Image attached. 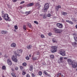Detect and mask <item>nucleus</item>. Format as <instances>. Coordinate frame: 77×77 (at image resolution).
I'll return each mask as SVG.
<instances>
[{"mask_svg":"<svg viewBox=\"0 0 77 77\" xmlns=\"http://www.w3.org/2000/svg\"><path fill=\"white\" fill-rule=\"evenodd\" d=\"M4 11H2V17L6 21H11L10 18L8 17L9 16L8 14H4Z\"/></svg>","mask_w":77,"mask_h":77,"instance_id":"obj_1","label":"nucleus"},{"mask_svg":"<svg viewBox=\"0 0 77 77\" xmlns=\"http://www.w3.org/2000/svg\"><path fill=\"white\" fill-rule=\"evenodd\" d=\"M48 8H49V4L48 3H46L44 6V11L45 12H46L47 11V10Z\"/></svg>","mask_w":77,"mask_h":77,"instance_id":"obj_2","label":"nucleus"},{"mask_svg":"<svg viewBox=\"0 0 77 77\" xmlns=\"http://www.w3.org/2000/svg\"><path fill=\"white\" fill-rule=\"evenodd\" d=\"M54 31L55 32V33H60L62 32L63 31L62 29H57L56 28H54Z\"/></svg>","mask_w":77,"mask_h":77,"instance_id":"obj_3","label":"nucleus"},{"mask_svg":"<svg viewBox=\"0 0 77 77\" xmlns=\"http://www.w3.org/2000/svg\"><path fill=\"white\" fill-rule=\"evenodd\" d=\"M71 65H72V68H77V61H73V62H72V63Z\"/></svg>","mask_w":77,"mask_h":77,"instance_id":"obj_4","label":"nucleus"},{"mask_svg":"<svg viewBox=\"0 0 77 77\" xmlns=\"http://www.w3.org/2000/svg\"><path fill=\"white\" fill-rule=\"evenodd\" d=\"M51 51L52 53H54V52L57 51V46H52V49Z\"/></svg>","mask_w":77,"mask_h":77,"instance_id":"obj_5","label":"nucleus"},{"mask_svg":"<svg viewBox=\"0 0 77 77\" xmlns=\"http://www.w3.org/2000/svg\"><path fill=\"white\" fill-rule=\"evenodd\" d=\"M17 57L16 56H14V55L12 57V59L16 63L18 62V60H17Z\"/></svg>","mask_w":77,"mask_h":77,"instance_id":"obj_6","label":"nucleus"},{"mask_svg":"<svg viewBox=\"0 0 77 77\" xmlns=\"http://www.w3.org/2000/svg\"><path fill=\"white\" fill-rule=\"evenodd\" d=\"M60 54L62 56H65V51H63V50H61L60 51Z\"/></svg>","mask_w":77,"mask_h":77,"instance_id":"obj_7","label":"nucleus"},{"mask_svg":"<svg viewBox=\"0 0 77 77\" xmlns=\"http://www.w3.org/2000/svg\"><path fill=\"white\" fill-rule=\"evenodd\" d=\"M57 26L60 29H62L63 28V25L62 24L60 23H57Z\"/></svg>","mask_w":77,"mask_h":77,"instance_id":"obj_8","label":"nucleus"},{"mask_svg":"<svg viewBox=\"0 0 77 77\" xmlns=\"http://www.w3.org/2000/svg\"><path fill=\"white\" fill-rule=\"evenodd\" d=\"M63 57H60L59 59V60L58 61V63H63Z\"/></svg>","mask_w":77,"mask_h":77,"instance_id":"obj_9","label":"nucleus"},{"mask_svg":"<svg viewBox=\"0 0 77 77\" xmlns=\"http://www.w3.org/2000/svg\"><path fill=\"white\" fill-rule=\"evenodd\" d=\"M67 61L68 62L69 65H71L73 62V61H72L70 59H68L67 60Z\"/></svg>","mask_w":77,"mask_h":77,"instance_id":"obj_10","label":"nucleus"},{"mask_svg":"<svg viewBox=\"0 0 77 77\" xmlns=\"http://www.w3.org/2000/svg\"><path fill=\"white\" fill-rule=\"evenodd\" d=\"M59 8H61V6L60 5H59L58 6H56L55 8L56 11H58Z\"/></svg>","mask_w":77,"mask_h":77,"instance_id":"obj_11","label":"nucleus"},{"mask_svg":"<svg viewBox=\"0 0 77 77\" xmlns=\"http://www.w3.org/2000/svg\"><path fill=\"white\" fill-rule=\"evenodd\" d=\"M7 62L9 65H10V66L12 65V62H11V60L8 59L7 60Z\"/></svg>","mask_w":77,"mask_h":77,"instance_id":"obj_12","label":"nucleus"},{"mask_svg":"<svg viewBox=\"0 0 77 77\" xmlns=\"http://www.w3.org/2000/svg\"><path fill=\"white\" fill-rule=\"evenodd\" d=\"M33 5H34V3H30L29 4H27V7H30V6H33Z\"/></svg>","mask_w":77,"mask_h":77,"instance_id":"obj_13","label":"nucleus"},{"mask_svg":"<svg viewBox=\"0 0 77 77\" xmlns=\"http://www.w3.org/2000/svg\"><path fill=\"white\" fill-rule=\"evenodd\" d=\"M17 53L19 54H21L23 52V50L21 49H18L17 51Z\"/></svg>","mask_w":77,"mask_h":77,"instance_id":"obj_14","label":"nucleus"},{"mask_svg":"<svg viewBox=\"0 0 77 77\" xmlns=\"http://www.w3.org/2000/svg\"><path fill=\"white\" fill-rule=\"evenodd\" d=\"M11 47L15 48V47H16V44L14 43H13L11 45Z\"/></svg>","mask_w":77,"mask_h":77,"instance_id":"obj_15","label":"nucleus"},{"mask_svg":"<svg viewBox=\"0 0 77 77\" xmlns=\"http://www.w3.org/2000/svg\"><path fill=\"white\" fill-rule=\"evenodd\" d=\"M72 45L73 46V47H76V45H77V42H72Z\"/></svg>","mask_w":77,"mask_h":77,"instance_id":"obj_16","label":"nucleus"},{"mask_svg":"<svg viewBox=\"0 0 77 77\" xmlns=\"http://www.w3.org/2000/svg\"><path fill=\"white\" fill-rule=\"evenodd\" d=\"M1 33L2 34H3V35H5V34H6V33H7V31H2Z\"/></svg>","mask_w":77,"mask_h":77,"instance_id":"obj_17","label":"nucleus"},{"mask_svg":"<svg viewBox=\"0 0 77 77\" xmlns=\"http://www.w3.org/2000/svg\"><path fill=\"white\" fill-rule=\"evenodd\" d=\"M31 13V11H30L28 12H25V14L26 15H28L29 14H30Z\"/></svg>","mask_w":77,"mask_h":77,"instance_id":"obj_18","label":"nucleus"},{"mask_svg":"<svg viewBox=\"0 0 77 77\" xmlns=\"http://www.w3.org/2000/svg\"><path fill=\"white\" fill-rule=\"evenodd\" d=\"M33 66H30V70L31 71H32L33 70Z\"/></svg>","mask_w":77,"mask_h":77,"instance_id":"obj_19","label":"nucleus"},{"mask_svg":"<svg viewBox=\"0 0 77 77\" xmlns=\"http://www.w3.org/2000/svg\"><path fill=\"white\" fill-rule=\"evenodd\" d=\"M43 18L44 19H46V18H47V14H43Z\"/></svg>","mask_w":77,"mask_h":77,"instance_id":"obj_20","label":"nucleus"},{"mask_svg":"<svg viewBox=\"0 0 77 77\" xmlns=\"http://www.w3.org/2000/svg\"><path fill=\"white\" fill-rule=\"evenodd\" d=\"M63 15H67V13H65L64 12H63L61 13Z\"/></svg>","mask_w":77,"mask_h":77,"instance_id":"obj_21","label":"nucleus"},{"mask_svg":"<svg viewBox=\"0 0 77 77\" xmlns=\"http://www.w3.org/2000/svg\"><path fill=\"white\" fill-rule=\"evenodd\" d=\"M50 57L51 59H53L54 58V55H50Z\"/></svg>","mask_w":77,"mask_h":77,"instance_id":"obj_22","label":"nucleus"},{"mask_svg":"<svg viewBox=\"0 0 77 77\" xmlns=\"http://www.w3.org/2000/svg\"><path fill=\"white\" fill-rule=\"evenodd\" d=\"M18 67L17 66H16L15 67L14 69L16 70V71H18Z\"/></svg>","mask_w":77,"mask_h":77,"instance_id":"obj_23","label":"nucleus"},{"mask_svg":"<svg viewBox=\"0 0 77 77\" xmlns=\"http://www.w3.org/2000/svg\"><path fill=\"white\" fill-rule=\"evenodd\" d=\"M72 35H73V36H74V37H77V34L76 33H73L72 34Z\"/></svg>","mask_w":77,"mask_h":77,"instance_id":"obj_24","label":"nucleus"},{"mask_svg":"<svg viewBox=\"0 0 77 77\" xmlns=\"http://www.w3.org/2000/svg\"><path fill=\"white\" fill-rule=\"evenodd\" d=\"M15 54L17 56H21V54H17V53H15Z\"/></svg>","mask_w":77,"mask_h":77,"instance_id":"obj_25","label":"nucleus"},{"mask_svg":"<svg viewBox=\"0 0 77 77\" xmlns=\"http://www.w3.org/2000/svg\"><path fill=\"white\" fill-rule=\"evenodd\" d=\"M27 48H29V49L31 48H32V45H29V46H28L27 47Z\"/></svg>","mask_w":77,"mask_h":77,"instance_id":"obj_26","label":"nucleus"},{"mask_svg":"<svg viewBox=\"0 0 77 77\" xmlns=\"http://www.w3.org/2000/svg\"><path fill=\"white\" fill-rule=\"evenodd\" d=\"M28 26L30 28L31 27H32V25H31V24L29 23H27Z\"/></svg>","mask_w":77,"mask_h":77,"instance_id":"obj_27","label":"nucleus"},{"mask_svg":"<svg viewBox=\"0 0 77 77\" xmlns=\"http://www.w3.org/2000/svg\"><path fill=\"white\" fill-rule=\"evenodd\" d=\"M74 39H75V41H76V42H77V37L74 36Z\"/></svg>","mask_w":77,"mask_h":77,"instance_id":"obj_28","label":"nucleus"},{"mask_svg":"<svg viewBox=\"0 0 77 77\" xmlns=\"http://www.w3.org/2000/svg\"><path fill=\"white\" fill-rule=\"evenodd\" d=\"M22 75H24L25 74H26V72H24V71H22Z\"/></svg>","mask_w":77,"mask_h":77,"instance_id":"obj_29","label":"nucleus"},{"mask_svg":"<svg viewBox=\"0 0 77 77\" xmlns=\"http://www.w3.org/2000/svg\"><path fill=\"white\" fill-rule=\"evenodd\" d=\"M61 73H59L57 74V77H59L60 76V75H61Z\"/></svg>","mask_w":77,"mask_h":77,"instance_id":"obj_30","label":"nucleus"},{"mask_svg":"<svg viewBox=\"0 0 77 77\" xmlns=\"http://www.w3.org/2000/svg\"><path fill=\"white\" fill-rule=\"evenodd\" d=\"M23 66H27V63H23Z\"/></svg>","mask_w":77,"mask_h":77,"instance_id":"obj_31","label":"nucleus"},{"mask_svg":"<svg viewBox=\"0 0 77 77\" xmlns=\"http://www.w3.org/2000/svg\"><path fill=\"white\" fill-rule=\"evenodd\" d=\"M38 74L39 75H41L42 74V72L41 71H40L39 72Z\"/></svg>","mask_w":77,"mask_h":77,"instance_id":"obj_32","label":"nucleus"},{"mask_svg":"<svg viewBox=\"0 0 77 77\" xmlns=\"http://www.w3.org/2000/svg\"><path fill=\"white\" fill-rule=\"evenodd\" d=\"M26 60H29L30 59V58L29 56H27L26 57Z\"/></svg>","mask_w":77,"mask_h":77,"instance_id":"obj_33","label":"nucleus"},{"mask_svg":"<svg viewBox=\"0 0 77 77\" xmlns=\"http://www.w3.org/2000/svg\"><path fill=\"white\" fill-rule=\"evenodd\" d=\"M41 5H38V8H37V9H41Z\"/></svg>","mask_w":77,"mask_h":77,"instance_id":"obj_34","label":"nucleus"},{"mask_svg":"<svg viewBox=\"0 0 77 77\" xmlns=\"http://www.w3.org/2000/svg\"><path fill=\"white\" fill-rule=\"evenodd\" d=\"M44 73L45 74V75H48V73H47V72H46V71H44Z\"/></svg>","mask_w":77,"mask_h":77,"instance_id":"obj_35","label":"nucleus"},{"mask_svg":"<svg viewBox=\"0 0 77 77\" xmlns=\"http://www.w3.org/2000/svg\"><path fill=\"white\" fill-rule=\"evenodd\" d=\"M23 29H24L25 30H26V26H24L23 27Z\"/></svg>","mask_w":77,"mask_h":77,"instance_id":"obj_36","label":"nucleus"},{"mask_svg":"<svg viewBox=\"0 0 77 77\" xmlns=\"http://www.w3.org/2000/svg\"><path fill=\"white\" fill-rule=\"evenodd\" d=\"M2 68L3 69H6V66H2Z\"/></svg>","mask_w":77,"mask_h":77,"instance_id":"obj_37","label":"nucleus"},{"mask_svg":"<svg viewBox=\"0 0 77 77\" xmlns=\"http://www.w3.org/2000/svg\"><path fill=\"white\" fill-rule=\"evenodd\" d=\"M32 59H33V60H36V59H37V57H34Z\"/></svg>","mask_w":77,"mask_h":77,"instance_id":"obj_38","label":"nucleus"},{"mask_svg":"<svg viewBox=\"0 0 77 77\" xmlns=\"http://www.w3.org/2000/svg\"><path fill=\"white\" fill-rule=\"evenodd\" d=\"M14 28L16 30L18 29V26L17 25L15 26H14Z\"/></svg>","mask_w":77,"mask_h":77,"instance_id":"obj_39","label":"nucleus"},{"mask_svg":"<svg viewBox=\"0 0 77 77\" xmlns=\"http://www.w3.org/2000/svg\"><path fill=\"white\" fill-rule=\"evenodd\" d=\"M34 23H35L36 24H38V22L37 21H34Z\"/></svg>","mask_w":77,"mask_h":77,"instance_id":"obj_40","label":"nucleus"},{"mask_svg":"<svg viewBox=\"0 0 77 77\" xmlns=\"http://www.w3.org/2000/svg\"><path fill=\"white\" fill-rule=\"evenodd\" d=\"M52 41L53 42H56V40L54 38V39H52Z\"/></svg>","mask_w":77,"mask_h":77,"instance_id":"obj_41","label":"nucleus"},{"mask_svg":"<svg viewBox=\"0 0 77 77\" xmlns=\"http://www.w3.org/2000/svg\"><path fill=\"white\" fill-rule=\"evenodd\" d=\"M20 69H21V70H22L23 69V67L21 66H20Z\"/></svg>","mask_w":77,"mask_h":77,"instance_id":"obj_42","label":"nucleus"},{"mask_svg":"<svg viewBox=\"0 0 77 77\" xmlns=\"http://www.w3.org/2000/svg\"><path fill=\"white\" fill-rule=\"evenodd\" d=\"M69 23H70V24H73V22H71V21H70L69 22Z\"/></svg>","mask_w":77,"mask_h":77,"instance_id":"obj_43","label":"nucleus"},{"mask_svg":"<svg viewBox=\"0 0 77 77\" xmlns=\"http://www.w3.org/2000/svg\"><path fill=\"white\" fill-rule=\"evenodd\" d=\"M41 37L42 38H44V35H41Z\"/></svg>","mask_w":77,"mask_h":77,"instance_id":"obj_44","label":"nucleus"},{"mask_svg":"<svg viewBox=\"0 0 77 77\" xmlns=\"http://www.w3.org/2000/svg\"><path fill=\"white\" fill-rule=\"evenodd\" d=\"M17 0H13L12 1L14 2V3H15L16 2H17Z\"/></svg>","mask_w":77,"mask_h":77,"instance_id":"obj_45","label":"nucleus"},{"mask_svg":"<svg viewBox=\"0 0 77 77\" xmlns=\"http://www.w3.org/2000/svg\"><path fill=\"white\" fill-rule=\"evenodd\" d=\"M48 17H50L51 16V14H48L47 15Z\"/></svg>","mask_w":77,"mask_h":77,"instance_id":"obj_46","label":"nucleus"},{"mask_svg":"<svg viewBox=\"0 0 77 77\" xmlns=\"http://www.w3.org/2000/svg\"><path fill=\"white\" fill-rule=\"evenodd\" d=\"M26 77H30V76L29 74H28L26 75Z\"/></svg>","mask_w":77,"mask_h":77,"instance_id":"obj_47","label":"nucleus"},{"mask_svg":"<svg viewBox=\"0 0 77 77\" xmlns=\"http://www.w3.org/2000/svg\"><path fill=\"white\" fill-rule=\"evenodd\" d=\"M23 3H24V1H22L20 3V4H23Z\"/></svg>","mask_w":77,"mask_h":77,"instance_id":"obj_48","label":"nucleus"},{"mask_svg":"<svg viewBox=\"0 0 77 77\" xmlns=\"http://www.w3.org/2000/svg\"><path fill=\"white\" fill-rule=\"evenodd\" d=\"M73 21H75V22H76V21H77V20H76L75 19H74L73 20Z\"/></svg>","mask_w":77,"mask_h":77,"instance_id":"obj_49","label":"nucleus"},{"mask_svg":"<svg viewBox=\"0 0 77 77\" xmlns=\"http://www.w3.org/2000/svg\"><path fill=\"white\" fill-rule=\"evenodd\" d=\"M11 75L13 77H14L15 75L14 73H11Z\"/></svg>","mask_w":77,"mask_h":77,"instance_id":"obj_50","label":"nucleus"},{"mask_svg":"<svg viewBox=\"0 0 77 77\" xmlns=\"http://www.w3.org/2000/svg\"><path fill=\"white\" fill-rule=\"evenodd\" d=\"M36 5H38V6H39V5H40V4L39 3V2H37L36 3Z\"/></svg>","mask_w":77,"mask_h":77,"instance_id":"obj_51","label":"nucleus"},{"mask_svg":"<svg viewBox=\"0 0 77 77\" xmlns=\"http://www.w3.org/2000/svg\"><path fill=\"white\" fill-rule=\"evenodd\" d=\"M56 18L55 17H53V20H56Z\"/></svg>","mask_w":77,"mask_h":77,"instance_id":"obj_52","label":"nucleus"},{"mask_svg":"<svg viewBox=\"0 0 77 77\" xmlns=\"http://www.w3.org/2000/svg\"><path fill=\"white\" fill-rule=\"evenodd\" d=\"M32 75L33 77H34L35 76V75L33 73H32Z\"/></svg>","mask_w":77,"mask_h":77,"instance_id":"obj_53","label":"nucleus"},{"mask_svg":"<svg viewBox=\"0 0 77 77\" xmlns=\"http://www.w3.org/2000/svg\"><path fill=\"white\" fill-rule=\"evenodd\" d=\"M66 22H67V23H69V22H70V21H69V20H66Z\"/></svg>","mask_w":77,"mask_h":77,"instance_id":"obj_54","label":"nucleus"},{"mask_svg":"<svg viewBox=\"0 0 77 77\" xmlns=\"http://www.w3.org/2000/svg\"><path fill=\"white\" fill-rule=\"evenodd\" d=\"M48 35L49 36H51V33H49Z\"/></svg>","mask_w":77,"mask_h":77,"instance_id":"obj_55","label":"nucleus"},{"mask_svg":"<svg viewBox=\"0 0 77 77\" xmlns=\"http://www.w3.org/2000/svg\"><path fill=\"white\" fill-rule=\"evenodd\" d=\"M47 75H48V77H50V75L49 74H48Z\"/></svg>","mask_w":77,"mask_h":77,"instance_id":"obj_56","label":"nucleus"},{"mask_svg":"<svg viewBox=\"0 0 77 77\" xmlns=\"http://www.w3.org/2000/svg\"><path fill=\"white\" fill-rule=\"evenodd\" d=\"M2 20V18L1 17H0V21Z\"/></svg>","mask_w":77,"mask_h":77,"instance_id":"obj_57","label":"nucleus"},{"mask_svg":"<svg viewBox=\"0 0 77 77\" xmlns=\"http://www.w3.org/2000/svg\"><path fill=\"white\" fill-rule=\"evenodd\" d=\"M11 70L13 71H14V69L13 68L11 69Z\"/></svg>","mask_w":77,"mask_h":77,"instance_id":"obj_58","label":"nucleus"},{"mask_svg":"<svg viewBox=\"0 0 77 77\" xmlns=\"http://www.w3.org/2000/svg\"><path fill=\"white\" fill-rule=\"evenodd\" d=\"M40 15H41V16L42 17H43V15H44V14H40Z\"/></svg>","mask_w":77,"mask_h":77,"instance_id":"obj_59","label":"nucleus"},{"mask_svg":"<svg viewBox=\"0 0 77 77\" xmlns=\"http://www.w3.org/2000/svg\"><path fill=\"white\" fill-rule=\"evenodd\" d=\"M67 58H67V57H65L64 58V59H67Z\"/></svg>","mask_w":77,"mask_h":77,"instance_id":"obj_60","label":"nucleus"},{"mask_svg":"<svg viewBox=\"0 0 77 77\" xmlns=\"http://www.w3.org/2000/svg\"><path fill=\"white\" fill-rule=\"evenodd\" d=\"M61 77H64V76H63V75H61Z\"/></svg>","mask_w":77,"mask_h":77,"instance_id":"obj_61","label":"nucleus"},{"mask_svg":"<svg viewBox=\"0 0 77 77\" xmlns=\"http://www.w3.org/2000/svg\"><path fill=\"white\" fill-rule=\"evenodd\" d=\"M29 57H31L32 56V55H31V54H29Z\"/></svg>","mask_w":77,"mask_h":77,"instance_id":"obj_62","label":"nucleus"},{"mask_svg":"<svg viewBox=\"0 0 77 77\" xmlns=\"http://www.w3.org/2000/svg\"><path fill=\"white\" fill-rule=\"evenodd\" d=\"M75 27L76 29H77V24L75 26Z\"/></svg>","mask_w":77,"mask_h":77,"instance_id":"obj_63","label":"nucleus"},{"mask_svg":"<svg viewBox=\"0 0 77 77\" xmlns=\"http://www.w3.org/2000/svg\"><path fill=\"white\" fill-rule=\"evenodd\" d=\"M20 8V9H22L23 8V7L21 6Z\"/></svg>","mask_w":77,"mask_h":77,"instance_id":"obj_64","label":"nucleus"}]
</instances>
